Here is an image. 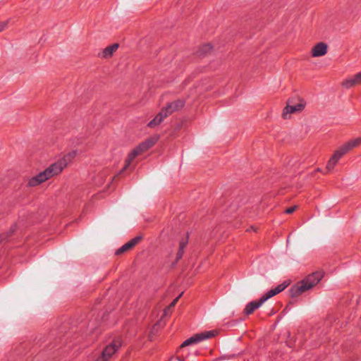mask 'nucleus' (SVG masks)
<instances>
[{"mask_svg": "<svg viewBox=\"0 0 361 361\" xmlns=\"http://www.w3.org/2000/svg\"><path fill=\"white\" fill-rule=\"evenodd\" d=\"M323 278V273L316 271L308 275L305 279L293 286L290 291L292 297H296L301 295L305 291L311 289L317 285Z\"/></svg>", "mask_w": 361, "mask_h": 361, "instance_id": "f257e3e1", "label": "nucleus"}, {"mask_svg": "<svg viewBox=\"0 0 361 361\" xmlns=\"http://www.w3.org/2000/svg\"><path fill=\"white\" fill-rule=\"evenodd\" d=\"M286 283L278 285L274 288H272L267 291L264 295H262L258 300L251 301L247 304L244 310L245 314H251L255 310L258 309L264 302L269 298L282 292L286 287Z\"/></svg>", "mask_w": 361, "mask_h": 361, "instance_id": "f03ea898", "label": "nucleus"}, {"mask_svg": "<svg viewBox=\"0 0 361 361\" xmlns=\"http://www.w3.org/2000/svg\"><path fill=\"white\" fill-rule=\"evenodd\" d=\"M183 106L182 101H176L169 104L148 123L150 128H154L160 124L162 121L174 111Z\"/></svg>", "mask_w": 361, "mask_h": 361, "instance_id": "7ed1b4c3", "label": "nucleus"}, {"mask_svg": "<svg viewBox=\"0 0 361 361\" xmlns=\"http://www.w3.org/2000/svg\"><path fill=\"white\" fill-rule=\"evenodd\" d=\"M76 154V152H72L65 155L62 159H59L56 162L51 164L48 168L45 169L49 178L59 174L71 161L72 158Z\"/></svg>", "mask_w": 361, "mask_h": 361, "instance_id": "20e7f679", "label": "nucleus"}, {"mask_svg": "<svg viewBox=\"0 0 361 361\" xmlns=\"http://www.w3.org/2000/svg\"><path fill=\"white\" fill-rule=\"evenodd\" d=\"M154 145V142L147 140L145 142L140 143L138 146H137L135 149H133L128 154L126 159V163L124 167L123 168L121 172L124 170L128 169L133 162V161L142 153L147 151L150 147Z\"/></svg>", "mask_w": 361, "mask_h": 361, "instance_id": "39448f33", "label": "nucleus"}, {"mask_svg": "<svg viewBox=\"0 0 361 361\" xmlns=\"http://www.w3.org/2000/svg\"><path fill=\"white\" fill-rule=\"evenodd\" d=\"M305 104V102L300 98L289 99L286 106L283 109V117L287 119L290 117L288 115L302 111Z\"/></svg>", "mask_w": 361, "mask_h": 361, "instance_id": "423d86ee", "label": "nucleus"}, {"mask_svg": "<svg viewBox=\"0 0 361 361\" xmlns=\"http://www.w3.org/2000/svg\"><path fill=\"white\" fill-rule=\"evenodd\" d=\"M121 346V341L116 338L111 343L106 345L102 355L95 361H107Z\"/></svg>", "mask_w": 361, "mask_h": 361, "instance_id": "0eeeda50", "label": "nucleus"}, {"mask_svg": "<svg viewBox=\"0 0 361 361\" xmlns=\"http://www.w3.org/2000/svg\"><path fill=\"white\" fill-rule=\"evenodd\" d=\"M214 336V333L212 331H205L200 334H197L193 336L186 339L182 344L181 347H185L193 344H197L202 341L210 338Z\"/></svg>", "mask_w": 361, "mask_h": 361, "instance_id": "6e6552de", "label": "nucleus"}, {"mask_svg": "<svg viewBox=\"0 0 361 361\" xmlns=\"http://www.w3.org/2000/svg\"><path fill=\"white\" fill-rule=\"evenodd\" d=\"M347 152L343 150V148L342 147H340L338 150H336L334 154L331 156L330 159L329 160L327 164H326V169L328 171L332 170L334 166L336 165L337 162L339 161V159Z\"/></svg>", "mask_w": 361, "mask_h": 361, "instance_id": "1a4fd4ad", "label": "nucleus"}, {"mask_svg": "<svg viewBox=\"0 0 361 361\" xmlns=\"http://www.w3.org/2000/svg\"><path fill=\"white\" fill-rule=\"evenodd\" d=\"M48 179H49V177L46 171L44 170L39 173L37 175L30 178L27 184L29 186L34 187L41 184L42 183L46 181Z\"/></svg>", "mask_w": 361, "mask_h": 361, "instance_id": "9d476101", "label": "nucleus"}, {"mask_svg": "<svg viewBox=\"0 0 361 361\" xmlns=\"http://www.w3.org/2000/svg\"><path fill=\"white\" fill-rule=\"evenodd\" d=\"M327 52V45L324 42H319L314 45L312 49V56L313 57H320L325 55Z\"/></svg>", "mask_w": 361, "mask_h": 361, "instance_id": "9b49d317", "label": "nucleus"}, {"mask_svg": "<svg viewBox=\"0 0 361 361\" xmlns=\"http://www.w3.org/2000/svg\"><path fill=\"white\" fill-rule=\"evenodd\" d=\"M141 240L140 236H136L135 238L131 239L128 243H125L123 245H122L120 248H118L116 251V255H121L126 251L130 250V248L133 247L140 240Z\"/></svg>", "mask_w": 361, "mask_h": 361, "instance_id": "f8f14e48", "label": "nucleus"}, {"mask_svg": "<svg viewBox=\"0 0 361 361\" xmlns=\"http://www.w3.org/2000/svg\"><path fill=\"white\" fill-rule=\"evenodd\" d=\"M357 84H361V71L353 77L345 80L343 83L346 88H350Z\"/></svg>", "mask_w": 361, "mask_h": 361, "instance_id": "ddd939ff", "label": "nucleus"}, {"mask_svg": "<svg viewBox=\"0 0 361 361\" xmlns=\"http://www.w3.org/2000/svg\"><path fill=\"white\" fill-rule=\"evenodd\" d=\"M360 144H361V137L350 140L346 144L343 145L342 147L343 148V150H345L346 152H348L349 150H350L351 149H353L354 147H357Z\"/></svg>", "mask_w": 361, "mask_h": 361, "instance_id": "4468645a", "label": "nucleus"}, {"mask_svg": "<svg viewBox=\"0 0 361 361\" xmlns=\"http://www.w3.org/2000/svg\"><path fill=\"white\" fill-rule=\"evenodd\" d=\"M118 44H114L111 46L107 47L105 48L102 54V57L104 58H108L110 57L113 53L118 49Z\"/></svg>", "mask_w": 361, "mask_h": 361, "instance_id": "2eb2a0df", "label": "nucleus"}, {"mask_svg": "<svg viewBox=\"0 0 361 361\" xmlns=\"http://www.w3.org/2000/svg\"><path fill=\"white\" fill-rule=\"evenodd\" d=\"M16 230V226H12L9 231L0 234V243L11 236Z\"/></svg>", "mask_w": 361, "mask_h": 361, "instance_id": "dca6fc26", "label": "nucleus"}, {"mask_svg": "<svg viewBox=\"0 0 361 361\" xmlns=\"http://www.w3.org/2000/svg\"><path fill=\"white\" fill-rule=\"evenodd\" d=\"M188 244V240H183L180 242L179 248L183 251Z\"/></svg>", "mask_w": 361, "mask_h": 361, "instance_id": "f3484780", "label": "nucleus"}, {"mask_svg": "<svg viewBox=\"0 0 361 361\" xmlns=\"http://www.w3.org/2000/svg\"><path fill=\"white\" fill-rule=\"evenodd\" d=\"M212 49V46L209 44H205L203 46L202 49L204 52H207L211 51Z\"/></svg>", "mask_w": 361, "mask_h": 361, "instance_id": "a211bd4d", "label": "nucleus"}, {"mask_svg": "<svg viewBox=\"0 0 361 361\" xmlns=\"http://www.w3.org/2000/svg\"><path fill=\"white\" fill-rule=\"evenodd\" d=\"M7 26V22H1L0 23V32L4 30Z\"/></svg>", "mask_w": 361, "mask_h": 361, "instance_id": "6ab92c4d", "label": "nucleus"}, {"mask_svg": "<svg viewBox=\"0 0 361 361\" xmlns=\"http://www.w3.org/2000/svg\"><path fill=\"white\" fill-rule=\"evenodd\" d=\"M295 208H296V207H289V208H288V209L285 211V212H286V214H291V213H293V212L295 211Z\"/></svg>", "mask_w": 361, "mask_h": 361, "instance_id": "aec40b11", "label": "nucleus"}, {"mask_svg": "<svg viewBox=\"0 0 361 361\" xmlns=\"http://www.w3.org/2000/svg\"><path fill=\"white\" fill-rule=\"evenodd\" d=\"M181 296V294L180 295H178L177 298H176L170 304L169 307H173L175 306V305L176 304V302H178V299L180 298V297Z\"/></svg>", "mask_w": 361, "mask_h": 361, "instance_id": "412c9836", "label": "nucleus"}, {"mask_svg": "<svg viewBox=\"0 0 361 361\" xmlns=\"http://www.w3.org/2000/svg\"><path fill=\"white\" fill-rule=\"evenodd\" d=\"M183 254V250L180 251V250L179 249V250L177 253L176 259L179 260L182 257Z\"/></svg>", "mask_w": 361, "mask_h": 361, "instance_id": "4be33fe9", "label": "nucleus"}]
</instances>
